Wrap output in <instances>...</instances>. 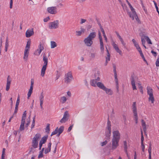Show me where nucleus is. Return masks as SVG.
<instances>
[{
  "instance_id": "nucleus-1",
  "label": "nucleus",
  "mask_w": 159,
  "mask_h": 159,
  "mask_svg": "<svg viewBox=\"0 0 159 159\" xmlns=\"http://www.w3.org/2000/svg\"><path fill=\"white\" fill-rule=\"evenodd\" d=\"M113 137L112 139V145L111 149H115L119 146V142L120 138V134L118 130L114 131L113 132Z\"/></svg>"
},
{
  "instance_id": "nucleus-2",
  "label": "nucleus",
  "mask_w": 159,
  "mask_h": 159,
  "mask_svg": "<svg viewBox=\"0 0 159 159\" xmlns=\"http://www.w3.org/2000/svg\"><path fill=\"white\" fill-rule=\"evenodd\" d=\"M126 1L129 7L132 12H131L129 13V15L130 17L133 20H134L135 18L136 21L139 23L140 22V20L138 18V16L134 10V9L132 7L128 0H126Z\"/></svg>"
},
{
  "instance_id": "nucleus-3",
  "label": "nucleus",
  "mask_w": 159,
  "mask_h": 159,
  "mask_svg": "<svg viewBox=\"0 0 159 159\" xmlns=\"http://www.w3.org/2000/svg\"><path fill=\"white\" fill-rule=\"evenodd\" d=\"M43 61L44 62L43 65L41 70V75L42 77L44 76L45 71L46 69L47 65L48 63V58L46 57L45 53L43 54Z\"/></svg>"
},
{
  "instance_id": "nucleus-4",
  "label": "nucleus",
  "mask_w": 159,
  "mask_h": 159,
  "mask_svg": "<svg viewBox=\"0 0 159 159\" xmlns=\"http://www.w3.org/2000/svg\"><path fill=\"white\" fill-rule=\"evenodd\" d=\"M94 79L91 80L90 82V85L94 87H96L97 86V81L100 80V78L99 77V74L98 72L97 73L95 74L94 75Z\"/></svg>"
},
{
  "instance_id": "nucleus-5",
  "label": "nucleus",
  "mask_w": 159,
  "mask_h": 159,
  "mask_svg": "<svg viewBox=\"0 0 159 159\" xmlns=\"http://www.w3.org/2000/svg\"><path fill=\"white\" fill-rule=\"evenodd\" d=\"M73 79L72 73L68 72L66 75L65 78V82L66 84L70 83Z\"/></svg>"
},
{
  "instance_id": "nucleus-6",
  "label": "nucleus",
  "mask_w": 159,
  "mask_h": 159,
  "mask_svg": "<svg viewBox=\"0 0 159 159\" xmlns=\"http://www.w3.org/2000/svg\"><path fill=\"white\" fill-rule=\"evenodd\" d=\"M59 22L58 20H56L49 23V28L50 29H56L58 27Z\"/></svg>"
},
{
  "instance_id": "nucleus-7",
  "label": "nucleus",
  "mask_w": 159,
  "mask_h": 159,
  "mask_svg": "<svg viewBox=\"0 0 159 159\" xmlns=\"http://www.w3.org/2000/svg\"><path fill=\"white\" fill-rule=\"evenodd\" d=\"M98 37L100 40V50L102 54L104 52V45L102 41V37L101 36V34L100 32H98Z\"/></svg>"
},
{
  "instance_id": "nucleus-8",
  "label": "nucleus",
  "mask_w": 159,
  "mask_h": 159,
  "mask_svg": "<svg viewBox=\"0 0 159 159\" xmlns=\"http://www.w3.org/2000/svg\"><path fill=\"white\" fill-rule=\"evenodd\" d=\"M57 9L56 7H48L47 11L50 14H55L57 12Z\"/></svg>"
},
{
  "instance_id": "nucleus-9",
  "label": "nucleus",
  "mask_w": 159,
  "mask_h": 159,
  "mask_svg": "<svg viewBox=\"0 0 159 159\" xmlns=\"http://www.w3.org/2000/svg\"><path fill=\"white\" fill-rule=\"evenodd\" d=\"M69 114L68 111H66L65 112L63 117L62 118L60 121L61 123H65L68 119Z\"/></svg>"
},
{
  "instance_id": "nucleus-10",
  "label": "nucleus",
  "mask_w": 159,
  "mask_h": 159,
  "mask_svg": "<svg viewBox=\"0 0 159 159\" xmlns=\"http://www.w3.org/2000/svg\"><path fill=\"white\" fill-rule=\"evenodd\" d=\"M115 33H116L117 37L118 38L124 48H127V46L126 45V43L124 42L122 38L120 35L119 33L117 32L116 31Z\"/></svg>"
},
{
  "instance_id": "nucleus-11",
  "label": "nucleus",
  "mask_w": 159,
  "mask_h": 159,
  "mask_svg": "<svg viewBox=\"0 0 159 159\" xmlns=\"http://www.w3.org/2000/svg\"><path fill=\"white\" fill-rule=\"evenodd\" d=\"M84 42L85 45L88 47H90L93 43V41L87 37L84 39Z\"/></svg>"
},
{
  "instance_id": "nucleus-12",
  "label": "nucleus",
  "mask_w": 159,
  "mask_h": 159,
  "mask_svg": "<svg viewBox=\"0 0 159 159\" xmlns=\"http://www.w3.org/2000/svg\"><path fill=\"white\" fill-rule=\"evenodd\" d=\"M11 82V79L10 76L8 75L7 78V84L6 90L7 91H8L10 89V86Z\"/></svg>"
},
{
  "instance_id": "nucleus-13",
  "label": "nucleus",
  "mask_w": 159,
  "mask_h": 159,
  "mask_svg": "<svg viewBox=\"0 0 159 159\" xmlns=\"http://www.w3.org/2000/svg\"><path fill=\"white\" fill-rule=\"evenodd\" d=\"M131 84L133 90L136 89V87L135 85V82L134 78V75H132L131 77Z\"/></svg>"
},
{
  "instance_id": "nucleus-14",
  "label": "nucleus",
  "mask_w": 159,
  "mask_h": 159,
  "mask_svg": "<svg viewBox=\"0 0 159 159\" xmlns=\"http://www.w3.org/2000/svg\"><path fill=\"white\" fill-rule=\"evenodd\" d=\"M112 45L117 52L118 53L120 54H121V51L120 50L117 45L113 41H112Z\"/></svg>"
},
{
  "instance_id": "nucleus-15",
  "label": "nucleus",
  "mask_w": 159,
  "mask_h": 159,
  "mask_svg": "<svg viewBox=\"0 0 159 159\" xmlns=\"http://www.w3.org/2000/svg\"><path fill=\"white\" fill-rule=\"evenodd\" d=\"M34 34L33 30V29L31 30H28L26 32V37L27 38H29Z\"/></svg>"
},
{
  "instance_id": "nucleus-16",
  "label": "nucleus",
  "mask_w": 159,
  "mask_h": 159,
  "mask_svg": "<svg viewBox=\"0 0 159 159\" xmlns=\"http://www.w3.org/2000/svg\"><path fill=\"white\" fill-rule=\"evenodd\" d=\"M111 129H107L106 132V139L107 140H109L111 135Z\"/></svg>"
},
{
  "instance_id": "nucleus-17",
  "label": "nucleus",
  "mask_w": 159,
  "mask_h": 159,
  "mask_svg": "<svg viewBox=\"0 0 159 159\" xmlns=\"http://www.w3.org/2000/svg\"><path fill=\"white\" fill-rule=\"evenodd\" d=\"M96 36V33L95 32H92L90 33L87 38L92 40L94 38H95Z\"/></svg>"
},
{
  "instance_id": "nucleus-18",
  "label": "nucleus",
  "mask_w": 159,
  "mask_h": 159,
  "mask_svg": "<svg viewBox=\"0 0 159 159\" xmlns=\"http://www.w3.org/2000/svg\"><path fill=\"white\" fill-rule=\"evenodd\" d=\"M97 86L103 90H104L106 88V87L105 86L104 84L101 82H98Z\"/></svg>"
},
{
  "instance_id": "nucleus-19",
  "label": "nucleus",
  "mask_w": 159,
  "mask_h": 159,
  "mask_svg": "<svg viewBox=\"0 0 159 159\" xmlns=\"http://www.w3.org/2000/svg\"><path fill=\"white\" fill-rule=\"evenodd\" d=\"M103 91H105L107 94L110 96L112 95L113 93V91L111 89H108L106 87Z\"/></svg>"
},
{
  "instance_id": "nucleus-20",
  "label": "nucleus",
  "mask_w": 159,
  "mask_h": 159,
  "mask_svg": "<svg viewBox=\"0 0 159 159\" xmlns=\"http://www.w3.org/2000/svg\"><path fill=\"white\" fill-rule=\"evenodd\" d=\"M29 53V50H28L27 49L25 50L23 59L25 61H26L28 59Z\"/></svg>"
},
{
  "instance_id": "nucleus-21",
  "label": "nucleus",
  "mask_w": 159,
  "mask_h": 159,
  "mask_svg": "<svg viewBox=\"0 0 159 159\" xmlns=\"http://www.w3.org/2000/svg\"><path fill=\"white\" fill-rule=\"evenodd\" d=\"M141 123L143 131L145 133L147 130V126L146 123L143 120H141Z\"/></svg>"
},
{
  "instance_id": "nucleus-22",
  "label": "nucleus",
  "mask_w": 159,
  "mask_h": 159,
  "mask_svg": "<svg viewBox=\"0 0 159 159\" xmlns=\"http://www.w3.org/2000/svg\"><path fill=\"white\" fill-rule=\"evenodd\" d=\"M41 135L39 133L36 134L33 139V140L38 142L39 140L41 138Z\"/></svg>"
},
{
  "instance_id": "nucleus-23",
  "label": "nucleus",
  "mask_w": 159,
  "mask_h": 159,
  "mask_svg": "<svg viewBox=\"0 0 159 159\" xmlns=\"http://www.w3.org/2000/svg\"><path fill=\"white\" fill-rule=\"evenodd\" d=\"M64 127L63 126H61L59 129H58V134L57 135V136H59L60 134L63 132L64 130Z\"/></svg>"
},
{
  "instance_id": "nucleus-24",
  "label": "nucleus",
  "mask_w": 159,
  "mask_h": 159,
  "mask_svg": "<svg viewBox=\"0 0 159 159\" xmlns=\"http://www.w3.org/2000/svg\"><path fill=\"white\" fill-rule=\"evenodd\" d=\"M133 112L134 114L137 113V108L136 106V102H133Z\"/></svg>"
},
{
  "instance_id": "nucleus-25",
  "label": "nucleus",
  "mask_w": 159,
  "mask_h": 159,
  "mask_svg": "<svg viewBox=\"0 0 159 159\" xmlns=\"http://www.w3.org/2000/svg\"><path fill=\"white\" fill-rule=\"evenodd\" d=\"M123 143H124V149L125 151V153H126L127 157H129V156L128 155V153L127 151V144L126 142V141H124Z\"/></svg>"
},
{
  "instance_id": "nucleus-26",
  "label": "nucleus",
  "mask_w": 159,
  "mask_h": 159,
  "mask_svg": "<svg viewBox=\"0 0 159 159\" xmlns=\"http://www.w3.org/2000/svg\"><path fill=\"white\" fill-rule=\"evenodd\" d=\"M100 29L101 30L103 36L105 39L106 42H107V38L106 35L105 31L103 28H102L101 25H100Z\"/></svg>"
},
{
  "instance_id": "nucleus-27",
  "label": "nucleus",
  "mask_w": 159,
  "mask_h": 159,
  "mask_svg": "<svg viewBox=\"0 0 159 159\" xmlns=\"http://www.w3.org/2000/svg\"><path fill=\"white\" fill-rule=\"evenodd\" d=\"M147 93L149 95H153L152 89L149 87H147Z\"/></svg>"
},
{
  "instance_id": "nucleus-28",
  "label": "nucleus",
  "mask_w": 159,
  "mask_h": 159,
  "mask_svg": "<svg viewBox=\"0 0 159 159\" xmlns=\"http://www.w3.org/2000/svg\"><path fill=\"white\" fill-rule=\"evenodd\" d=\"M32 146L34 148H36L37 147L38 142L32 140Z\"/></svg>"
},
{
  "instance_id": "nucleus-29",
  "label": "nucleus",
  "mask_w": 159,
  "mask_h": 159,
  "mask_svg": "<svg viewBox=\"0 0 159 159\" xmlns=\"http://www.w3.org/2000/svg\"><path fill=\"white\" fill-rule=\"evenodd\" d=\"M25 121H21L19 129L20 131H22L24 130V124Z\"/></svg>"
},
{
  "instance_id": "nucleus-30",
  "label": "nucleus",
  "mask_w": 159,
  "mask_h": 159,
  "mask_svg": "<svg viewBox=\"0 0 159 159\" xmlns=\"http://www.w3.org/2000/svg\"><path fill=\"white\" fill-rule=\"evenodd\" d=\"M33 87H30V89L29 90V91L28 93V97L27 98L28 99L30 97L32 93L33 92Z\"/></svg>"
},
{
  "instance_id": "nucleus-31",
  "label": "nucleus",
  "mask_w": 159,
  "mask_h": 159,
  "mask_svg": "<svg viewBox=\"0 0 159 159\" xmlns=\"http://www.w3.org/2000/svg\"><path fill=\"white\" fill-rule=\"evenodd\" d=\"M48 136H44L43 137H42L40 141V142H41L42 143H44L46 141V140L48 139Z\"/></svg>"
},
{
  "instance_id": "nucleus-32",
  "label": "nucleus",
  "mask_w": 159,
  "mask_h": 159,
  "mask_svg": "<svg viewBox=\"0 0 159 159\" xmlns=\"http://www.w3.org/2000/svg\"><path fill=\"white\" fill-rule=\"evenodd\" d=\"M106 50L107 52V56L106 57V61H109L110 60V54L109 51H108L107 48H106Z\"/></svg>"
},
{
  "instance_id": "nucleus-33",
  "label": "nucleus",
  "mask_w": 159,
  "mask_h": 159,
  "mask_svg": "<svg viewBox=\"0 0 159 159\" xmlns=\"http://www.w3.org/2000/svg\"><path fill=\"white\" fill-rule=\"evenodd\" d=\"M149 101H151L152 103H153L154 102V98L153 95H149L148 98Z\"/></svg>"
},
{
  "instance_id": "nucleus-34",
  "label": "nucleus",
  "mask_w": 159,
  "mask_h": 159,
  "mask_svg": "<svg viewBox=\"0 0 159 159\" xmlns=\"http://www.w3.org/2000/svg\"><path fill=\"white\" fill-rule=\"evenodd\" d=\"M30 41H28L27 42L26 46L25 48V50H29V49L30 48Z\"/></svg>"
},
{
  "instance_id": "nucleus-35",
  "label": "nucleus",
  "mask_w": 159,
  "mask_h": 159,
  "mask_svg": "<svg viewBox=\"0 0 159 159\" xmlns=\"http://www.w3.org/2000/svg\"><path fill=\"white\" fill-rule=\"evenodd\" d=\"M51 48H53L56 47L57 45L56 42L54 41H51Z\"/></svg>"
},
{
  "instance_id": "nucleus-36",
  "label": "nucleus",
  "mask_w": 159,
  "mask_h": 159,
  "mask_svg": "<svg viewBox=\"0 0 159 159\" xmlns=\"http://www.w3.org/2000/svg\"><path fill=\"white\" fill-rule=\"evenodd\" d=\"M26 111H25L24 112L22 117L21 121H25V117L26 115Z\"/></svg>"
},
{
  "instance_id": "nucleus-37",
  "label": "nucleus",
  "mask_w": 159,
  "mask_h": 159,
  "mask_svg": "<svg viewBox=\"0 0 159 159\" xmlns=\"http://www.w3.org/2000/svg\"><path fill=\"white\" fill-rule=\"evenodd\" d=\"M132 41L135 47L136 48L139 47L138 44L137 43L136 41L134 40V39H133L132 40Z\"/></svg>"
},
{
  "instance_id": "nucleus-38",
  "label": "nucleus",
  "mask_w": 159,
  "mask_h": 159,
  "mask_svg": "<svg viewBox=\"0 0 159 159\" xmlns=\"http://www.w3.org/2000/svg\"><path fill=\"white\" fill-rule=\"evenodd\" d=\"M42 51H40V49H37L35 52L34 54V55L37 56H39L41 53V52Z\"/></svg>"
},
{
  "instance_id": "nucleus-39",
  "label": "nucleus",
  "mask_w": 159,
  "mask_h": 159,
  "mask_svg": "<svg viewBox=\"0 0 159 159\" xmlns=\"http://www.w3.org/2000/svg\"><path fill=\"white\" fill-rule=\"evenodd\" d=\"M44 93L43 92H42L39 97V101H43L44 100Z\"/></svg>"
},
{
  "instance_id": "nucleus-40",
  "label": "nucleus",
  "mask_w": 159,
  "mask_h": 159,
  "mask_svg": "<svg viewBox=\"0 0 159 159\" xmlns=\"http://www.w3.org/2000/svg\"><path fill=\"white\" fill-rule=\"evenodd\" d=\"M39 49H40V51H42L44 49L43 45L40 43L39 45L38 46Z\"/></svg>"
},
{
  "instance_id": "nucleus-41",
  "label": "nucleus",
  "mask_w": 159,
  "mask_h": 159,
  "mask_svg": "<svg viewBox=\"0 0 159 159\" xmlns=\"http://www.w3.org/2000/svg\"><path fill=\"white\" fill-rule=\"evenodd\" d=\"M66 100V98L65 96H63L61 98V102L62 103H64Z\"/></svg>"
},
{
  "instance_id": "nucleus-42",
  "label": "nucleus",
  "mask_w": 159,
  "mask_h": 159,
  "mask_svg": "<svg viewBox=\"0 0 159 159\" xmlns=\"http://www.w3.org/2000/svg\"><path fill=\"white\" fill-rule=\"evenodd\" d=\"M44 148H43L42 150L39 153V156H38V158H41V157H43V151L44 150Z\"/></svg>"
},
{
  "instance_id": "nucleus-43",
  "label": "nucleus",
  "mask_w": 159,
  "mask_h": 159,
  "mask_svg": "<svg viewBox=\"0 0 159 159\" xmlns=\"http://www.w3.org/2000/svg\"><path fill=\"white\" fill-rule=\"evenodd\" d=\"M144 38H145V39L147 41V42L148 43V44H152L151 40H150V39H149V38H148V37L147 36H145Z\"/></svg>"
},
{
  "instance_id": "nucleus-44",
  "label": "nucleus",
  "mask_w": 159,
  "mask_h": 159,
  "mask_svg": "<svg viewBox=\"0 0 159 159\" xmlns=\"http://www.w3.org/2000/svg\"><path fill=\"white\" fill-rule=\"evenodd\" d=\"M50 131V125L48 124L46 128L45 129V131L47 133H49Z\"/></svg>"
},
{
  "instance_id": "nucleus-45",
  "label": "nucleus",
  "mask_w": 159,
  "mask_h": 159,
  "mask_svg": "<svg viewBox=\"0 0 159 159\" xmlns=\"http://www.w3.org/2000/svg\"><path fill=\"white\" fill-rule=\"evenodd\" d=\"M151 147L149 146L148 150L149 153V158L151 157Z\"/></svg>"
},
{
  "instance_id": "nucleus-46",
  "label": "nucleus",
  "mask_w": 159,
  "mask_h": 159,
  "mask_svg": "<svg viewBox=\"0 0 159 159\" xmlns=\"http://www.w3.org/2000/svg\"><path fill=\"white\" fill-rule=\"evenodd\" d=\"M141 143H143V141L144 140V137L143 135V132L142 130L141 131Z\"/></svg>"
},
{
  "instance_id": "nucleus-47",
  "label": "nucleus",
  "mask_w": 159,
  "mask_h": 159,
  "mask_svg": "<svg viewBox=\"0 0 159 159\" xmlns=\"http://www.w3.org/2000/svg\"><path fill=\"white\" fill-rule=\"evenodd\" d=\"M107 129H111V122L109 120H108L107 123Z\"/></svg>"
},
{
  "instance_id": "nucleus-48",
  "label": "nucleus",
  "mask_w": 159,
  "mask_h": 159,
  "mask_svg": "<svg viewBox=\"0 0 159 159\" xmlns=\"http://www.w3.org/2000/svg\"><path fill=\"white\" fill-rule=\"evenodd\" d=\"M140 1L141 2V5L142 6V7L144 11V12H145V13H147V9L145 8V6H144V5H143V2H142V0H140Z\"/></svg>"
},
{
  "instance_id": "nucleus-49",
  "label": "nucleus",
  "mask_w": 159,
  "mask_h": 159,
  "mask_svg": "<svg viewBox=\"0 0 159 159\" xmlns=\"http://www.w3.org/2000/svg\"><path fill=\"white\" fill-rule=\"evenodd\" d=\"M134 119L135 120V123L136 124L138 123V117L137 116V113L135 114H134Z\"/></svg>"
},
{
  "instance_id": "nucleus-50",
  "label": "nucleus",
  "mask_w": 159,
  "mask_h": 159,
  "mask_svg": "<svg viewBox=\"0 0 159 159\" xmlns=\"http://www.w3.org/2000/svg\"><path fill=\"white\" fill-rule=\"evenodd\" d=\"M58 127H57L56 129L51 134V136H52L53 135L56 134L58 133Z\"/></svg>"
},
{
  "instance_id": "nucleus-51",
  "label": "nucleus",
  "mask_w": 159,
  "mask_h": 159,
  "mask_svg": "<svg viewBox=\"0 0 159 159\" xmlns=\"http://www.w3.org/2000/svg\"><path fill=\"white\" fill-rule=\"evenodd\" d=\"M27 123L26 124V127H28L30 123V116H29L27 119Z\"/></svg>"
},
{
  "instance_id": "nucleus-52",
  "label": "nucleus",
  "mask_w": 159,
  "mask_h": 159,
  "mask_svg": "<svg viewBox=\"0 0 159 159\" xmlns=\"http://www.w3.org/2000/svg\"><path fill=\"white\" fill-rule=\"evenodd\" d=\"M96 53H91L90 54V58L92 59H93L95 57Z\"/></svg>"
},
{
  "instance_id": "nucleus-53",
  "label": "nucleus",
  "mask_w": 159,
  "mask_h": 159,
  "mask_svg": "<svg viewBox=\"0 0 159 159\" xmlns=\"http://www.w3.org/2000/svg\"><path fill=\"white\" fill-rule=\"evenodd\" d=\"M145 38L143 37H142L141 38V40L142 42V44H145L146 41L145 40Z\"/></svg>"
},
{
  "instance_id": "nucleus-54",
  "label": "nucleus",
  "mask_w": 159,
  "mask_h": 159,
  "mask_svg": "<svg viewBox=\"0 0 159 159\" xmlns=\"http://www.w3.org/2000/svg\"><path fill=\"white\" fill-rule=\"evenodd\" d=\"M18 106L19 105H16L14 115L16 114L17 113V112Z\"/></svg>"
},
{
  "instance_id": "nucleus-55",
  "label": "nucleus",
  "mask_w": 159,
  "mask_h": 159,
  "mask_svg": "<svg viewBox=\"0 0 159 159\" xmlns=\"http://www.w3.org/2000/svg\"><path fill=\"white\" fill-rule=\"evenodd\" d=\"M115 81L116 85H118V79L117 78V75H114Z\"/></svg>"
},
{
  "instance_id": "nucleus-56",
  "label": "nucleus",
  "mask_w": 159,
  "mask_h": 159,
  "mask_svg": "<svg viewBox=\"0 0 159 159\" xmlns=\"http://www.w3.org/2000/svg\"><path fill=\"white\" fill-rule=\"evenodd\" d=\"M34 79H32L31 80V85L30 87H33V84H34Z\"/></svg>"
},
{
  "instance_id": "nucleus-57",
  "label": "nucleus",
  "mask_w": 159,
  "mask_h": 159,
  "mask_svg": "<svg viewBox=\"0 0 159 159\" xmlns=\"http://www.w3.org/2000/svg\"><path fill=\"white\" fill-rule=\"evenodd\" d=\"M107 143V140L105 141H104L101 143V146H103L104 145H106Z\"/></svg>"
},
{
  "instance_id": "nucleus-58",
  "label": "nucleus",
  "mask_w": 159,
  "mask_h": 159,
  "mask_svg": "<svg viewBox=\"0 0 159 159\" xmlns=\"http://www.w3.org/2000/svg\"><path fill=\"white\" fill-rule=\"evenodd\" d=\"M120 3L121 4V6L123 8H124L126 6V4L125 3H123L122 1L120 2Z\"/></svg>"
},
{
  "instance_id": "nucleus-59",
  "label": "nucleus",
  "mask_w": 159,
  "mask_h": 159,
  "mask_svg": "<svg viewBox=\"0 0 159 159\" xmlns=\"http://www.w3.org/2000/svg\"><path fill=\"white\" fill-rule=\"evenodd\" d=\"M141 148L143 152H144L145 146L143 143H141Z\"/></svg>"
},
{
  "instance_id": "nucleus-60",
  "label": "nucleus",
  "mask_w": 159,
  "mask_h": 159,
  "mask_svg": "<svg viewBox=\"0 0 159 159\" xmlns=\"http://www.w3.org/2000/svg\"><path fill=\"white\" fill-rule=\"evenodd\" d=\"M80 20V24H81L85 23L86 21V20L83 19H81Z\"/></svg>"
},
{
  "instance_id": "nucleus-61",
  "label": "nucleus",
  "mask_w": 159,
  "mask_h": 159,
  "mask_svg": "<svg viewBox=\"0 0 159 159\" xmlns=\"http://www.w3.org/2000/svg\"><path fill=\"white\" fill-rule=\"evenodd\" d=\"M156 65L157 66H159V57L157 59L156 62Z\"/></svg>"
},
{
  "instance_id": "nucleus-62",
  "label": "nucleus",
  "mask_w": 159,
  "mask_h": 159,
  "mask_svg": "<svg viewBox=\"0 0 159 159\" xmlns=\"http://www.w3.org/2000/svg\"><path fill=\"white\" fill-rule=\"evenodd\" d=\"M35 125V120H33L32 124L31 125V129H32L34 126Z\"/></svg>"
},
{
  "instance_id": "nucleus-63",
  "label": "nucleus",
  "mask_w": 159,
  "mask_h": 159,
  "mask_svg": "<svg viewBox=\"0 0 159 159\" xmlns=\"http://www.w3.org/2000/svg\"><path fill=\"white\" fill-rule=\"evenodd\" d=\"M50 19L49 17H47L46 18H45L43 19V21L44 22H47Z\"/></svg>"
},
{
  "instance_id": "nucleus-64",
  "label": "nucleus",
  "mask_w": 159,
  "mask_h": 159,
  "mask_svg": "<svg viewBox=\"0 0 159 159\" xmlns=\"http://www.w3.org/2000/svg\"><path fill=\"white\" fill-rule=\"evenodd\" d=\"M51 145H52V143H51V142H50L48 144V147L47 148L48 149V150H49L50 151H51Z\"/></svg>"
}]
</instances>
